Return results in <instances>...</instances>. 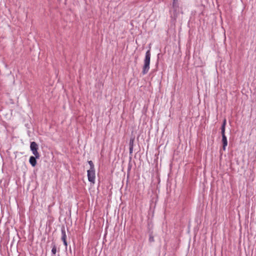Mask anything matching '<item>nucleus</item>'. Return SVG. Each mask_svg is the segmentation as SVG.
I'll return each instance as SVG.
<instances>
[{"label":"nucleus","mask_w":256,"mask_h":256,"mask_svg":"<svg viewBox=\"0 0 256 256\" xmlns=\"http://www.w3.org/2000/svg\"><path fill=\"white\" fill-rule=\"evenodd\" d=\"M131 170V166L129 165L128 168V171L130 172Z\"/></svg>","instance_id":"obj_15"},{"label":"nucleus","mask_w":256,"mask_h":256,"mask_svg":"<svg viewBox=\"0 0 256 256\" xmlns=\"http://www.w3.org/2000/svg\"><path fill=\"white\" fill-rule=\"evenodd\" d=\"M151 56L150 48L146 52L145 58L144 59V64L142 66V75L146 74L150 68V60Z\"/></svg>","instance_id":"obj_1"},{"label":"nucleus","mask_w":256,"mask_h":256,"mask_svg":"<svg viewBox=\"0 0 256 256\" xmlns=\"http://www.w3.org/2000/svg\"><path fill=\"white\" fill-rule=\"evenodd\" d=\"M148 241L150 242H154V237L153 236L152 232H150L149 234Z\"/></svg>","instance_id":"obj_10"},{"label":"nucleus","mask_w":256,"mask_h":256,"mask_svg":"<svg viewBox=\"0 0 256 256\" xmlns=\"http://www.w3.org/2000/svg\"><path fill=\"white\" fill-rule=\"evenodd\" d=\"M88 162L90 166V169L95 170L94 164L92 160H88Z\"/></svg>","instance_id":"obj_11"},{"label":"nucleus","mask_w":256,"mask_h":256,"mask_svg":"<svg viewBox=\"0 0 256 256\" xmlns=\"http://www.w3.org/2000/svg\"><path fill=\"white\" fill-rule=\"evenodd\" d=\"M52 254H56V246L54 243L52 242Z\"/></svg>","instance_id":"obj_8"},{"label":"nucleus","mask_w":256,"mask_h":256,"mask_svg":"<svg viewBox=\"0 0 256 256\" xmlns=\"http://www.w3.org/2000/svg\"><path fill=\"white\" fill-rule=\"evenodd\" d=\"M66 238H63V239H62V241L64 242V241L66 240Z\"/></svg>","instance_id":"obj_17"},{"label":"nucleus","mask_w":256,"mask_h":256,"mask_svg":"<svg viewBox=\"0 0 256 256\" xmlns=\"http://www.w3.org/2000/svg\"><path fill=\"white\" fill-rule=\"evenodd\" d=\"M226 120L224 118L223 120L221 128H226Z\"/></svg>","instance_id":"obj_12"},{"label":"nucleus","mask_w":256,"mask_h":256,"mask_svg":"<svg viewBox=\"0 0 256 256\" xmlns=\"http://www.w3.org/2000/svg\"><path fill=\"white\" fill-rule=\"evenodd\" d=\"M134 137L130 138L129 142L130 146V159L131 160L132 156V154L133 152V148H134Z\"/></svg>","instance_id":"obj_5"},{"label":"nucleus","mask_w":256,"mask_h":256,"mask_svg":"<svg viewBox=\"0 0 256 256\" xmlns=\"http://www.w3.org/2000/svg\"><path fill=\"white\" fill-rule=\"evenodd\" d=\"M178 2V0H173L172 3Z\"/></svg>","instance_id":"obj_16"},{"label":"nucleus","mask_w":256,"mask_h":256,"mask_svg":"<svg viewBox=\"0 0 256 256\" xmlns=\"http://www.w3.org/2000/svg\"><path fill=\"white\" fill-rule=\"evenodd\" d=\"M225 130L226 128H221V134L222 136H226L225 134Z\"/></svg>","instance_id":"obj_13"},{"label":"nucleus","mask_w":256,"mask_h":256,"mask_svg":"<svg viewBox=\"0 0 256 256\" xmlns=\"http://www.w3.org/2000/svg\"><path fill=\"white\" fill-rule=\"evenodd\" d=\"M40 156H30L29 159V162L32 166L34 167L37 163L36 159L40 158Z\"/></svg>","instance_id":"obj_4"},{"label":"nucleus","mask_w":256,"mask_h":256,"mask_svg":"<svg viewBox=\"0 0 256 256\" xmlns=\"http://www.w3.org/2000/svg\"><path fill=\"white\" fill-rule=\"evenodd\" d=\"M30 150L32 151V154L34 156H40V154L38 152V146L36 142H30Z\"/></svg>","instance_id":"obj_2"},{"label":"nucleus","mask_w":256,"mask_h":256,"mask_svg":"<svg viewBox=\"0 0 256 256\" xmlns=\"http://www.w3.org/2000/svg\"><path fill=\"white\" fill-rule=\"evenodd\" d=\"M62 232V238L61 239H63L64 238H66V232L65 228L64 226H62L61 228Z\"/></svg>","instance_id":"obj_9"},{"label":"nucleus","mask_w":256,"mask_h":256,"mask_svg":"<svg viewBox=\"0 0 256 256\" xmlns=\"http://www.w3.org/2000/svg\"><path fill=\"white\" fill-rule=\"evenodd\" d=\"M222 150H226V146H228V140L226 136H222Z\"/></svg>","instance_id":"obj_6"},{"label":"nucleus","mask_w":256,"mask_h":256,"mask_svg":"<svg viewBox=\"0 0 256 256\" xmlns=\"http://www.w3.org/2000/svg\"><path fill=\"white\" fill-rule=\"evenodd\" d=\"M172 8L174 10V15H176L177 12L179 10V4L178 2L172 3Z\"/></svg>","instance_id":"obj_7"},{"label":"nucleus","mask_w":256,"mask_h":256,"mask_svg":"<svg viewBox=\"0 0 256 256\" xmlns=\"http://www.w3.org/2000/svg\"><path fill=\"white\" fill-rule=\"evenodd\" d=\"M87 172L88 178V181L94 184L96 178L95 170L89 169L88 170Z\"/></svg>","instance_id":"obj_3"},{"label":"nucleus","mask_w":256,"mask_h":256,"mask_svg":"<svg viewBox=\"0 0 256 256\" xmlns=\"http://www.w3.org/2000/svg\"><path fill=\"white\" fill-rule=\"evenodd\" d=\"M51 256H56V254H51Z\"/></svg>","instance_id":"obj_18"},{"label":"nucleus","mask_w":256,"mask_h":256,"mask_svg":"<svg viewBox=\"0 0 256 256\" xmlns=\"http://www.w3.org/2000/svg\"><path fill=\"white\" fill-rule=\"evenodd\" d=\"M64 242V244L66 246V248L67 246H68V242H67V241L66 240L64 242Z\"/></svg>","instance_id":"obj_14"}]
</instances>
